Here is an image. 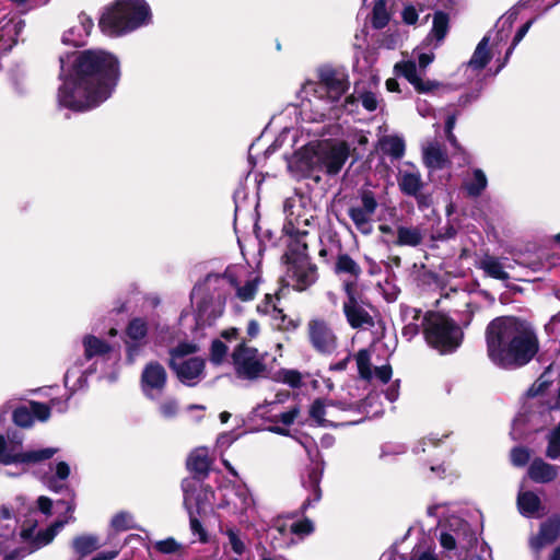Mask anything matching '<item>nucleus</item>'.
<instances>
[{"label":"nucleus","mask_w":560,"mask_h":560,"mask_svg":"<svg viewBox=\"0 0 560 560\" xmlns=\"http://www.w3.org/2000/svg\"><path fill=\"white\" fill-rule=\"evenodd\" d=\"M62 84L59 104L73 110H86L105 102L120 78L118 58L103 49H86L60 56Z\"/></svg>","instance_id":"f257e3e1"},{"label":"nucleus","mask_w":560,"mask_h":560,"mask_svg":"<svg viewBox=\"0 0 560 560\" xmlns=\"http://www.w3.org/2000/svg\"><path fill=\"white\" fill-rule=\"evenodd\" d=\"M260 277L244 268H228L224 273H210L191 291V301L198 312L206 315H220L229 305L230 312H243L257 293Z\"/></svg>","instance_id":"f03ea898"},{"label":"nucleus","mask_w":560,"mask_h":560,"mask_svg":"<svg viewBox=\"0 0 560 560\" xmlns=\"http://www.w3.org/2000/svg\"><path fill=\"white\" fill-rule=\"evenodd\" d=\"M486 341L489 359L504 369L527 364L539 350L536 331L523 317H494L486 329Z\"/></svg>","instance_id":"7ed1b4c3"},{"label":"nucleus","mask_w":560,"mask_h":560,"mask_svg":"<svg viewBox=\"0 0 560 560\" xmlns=\"http://www.w3.org/2000/svg\"><path fill=\"white\" fill-rule=\"evenodd\" d=\"M287 222L284 233L292 238L285 253L287 272L284 281L294 290L303 291L316 281V267L312 265L306 254L307 245L304 237L307 235L310 217L302 213L301 200H288L284 206Z\"/></svg>","instance_id":"20e7f679"},{"label":"nucleus","mask_w":560,"mask_h":560,"mask_svg":"<svg viewBox=\"0 0 560 560\" xmlns=\"http://www.w3.org/2000/svg\"><path fill=\"white\" fill-rule=\"evenodd\" d=\"M151 21V11L144 0H117L100 20L101 30L109 36L132 32Z\"/></svg>","instance_id":"39448f33"},{"label":"nucleus","mask_w":560,"mask_h":560,"mask_svg":"<svg viewBox=\"0 0 560 560\" xmlns=\"http://www.w3.org/2000/svg\"><path fill=\"white\" fill-rule=\"evenodd\" d=\"M427 342L440 353H448L459 347L463 330L451 317H422Z\"/></svg>","instance_id":"423d86ee"},{"label":"nucleus","mask_w":560,"mask_h":560,"mask_svg":"<svg viewBox=\"0 0 560 560\" xmlns=\"http://www.w3.org/2000/svg\"><path fill=\"white\" fill-rule=\"evenodd\" d=\"M477 544V537L467 522L452 518L447 527L441 529L440 545L447 552H454L458 560H480L471 549Z\"/></svg>","instance_id":"0eeeda50"},{"label":"nucleus","mask_w":560,"mask_h":560,"mask_svg":"<svg viewBox=\"0 0 560 560\" xmlns=\"http://www.w3.org/2000/svg\"><path fill=\"white\" fill-rule=\"evenodd\" d=\"M57 505L65 506L66 514L55 521L46 529L35 532L36 522L22 526L18 535V541L25 545L28 553L34 552L50 544L66 524L74 521L73 512L75 510V503L73 500L58 501Z\"/></svg>","instance_id":"6e6552de"},{"label":"nucleus","mask_w":560,"mask_h":560,"mask_svg":"<svg viewBox=\"0 0 560 560\" xmlns=\"http://www.w3.org/2000/svg\"><path fill=\"white\" fill-rule=\"evenodd\" d=\"M433 59V54H419L418 66L412 59L401 60L394 66V71L396 74L404 77L418 93H429L440 86L439 82L423 80L421 77Z\"/></svg>","instance_id":"1a4fd4ad"},{"label":"nucleus","mask_w":560,"mask_h":560,"mask_svg":"<svg viewBox=\"0 0 560 560\" xmlns=\"http://www.w3.org/2000/svg\"><path fill=\"white\" fill-rule=\"evenodd\" d=\"M265 358L256 348L240 343L232 353V363L237 377L254 381L260 377L265 371Z\"/></svg>","instance_id":"9d476101"},{"label":"nucleus","mask_w":560,"mask_h":560,"mask_svg":"<svg viewBox=\"0 0 560 560\" xmlns=\"http://www.w3.org/2000/svg\"><path fill=\"white\" fill-rule=\"evenodd\" d=\"M318 141L310 142L289 160L288 168L295 177H307L320 171Z\"/></svg>","instance_id":"9b49d317"},{"label":"nucleus","mask_w":560,"mask_h":560,"mask_svg":"<svg viewBox=\"0 0 560 560\" xmlns=\"http://www.w3.org/2000/svg\"><path fill=\"white\" fill-rule=\"evenodd\" d=\"M320 171L338 174L347 162L350 149L343 141H318Z\"/></svg>","instance_id":"f8f14e48"},{"label":"nucleus","mask_w":560,"mask_h":560,"mask_svg":"<svg viewBox=\"0 0 560 560\" xmlns=\"http://www.w3.org/2000/svg\"><path fill=\"white\" fill-rule=\"evenodd\" d=\"M50 408H57L59 412H63L67 409V401L51 399L50 406L33 401L30 406L16 408L13 412V421L19 427L28 428L33 424L35 418L39 421L48 420Z\"/></svg>","instance_id":"ddd939ff"},{"label":"nucleus","mask_w":560,"mask_h":560,"mask_svg":"<svg viewBox=\"0 0 560 560\" xmlns=\"http://www.w3.org/2000/svg\"><path fill=\"white\" fill-rule=\"evenodd\" d=\"M377 208V201L372 191L365 190L361 194V206L351 207L348 211L349 217L363 234L372 232V217Z\"/></svg>","instance_id":"4468645a"},{"label":"nucleus","mask_w":560,"mask_h":560,"mask_svg":"<svg viewBox=\"0 0 560 560\" xmlns=\"http://www.w3.org/2000/svg\"><path fill=\"white\" fill-rule=\"evenodd\" d=\"M166 381V371L160 363H148L141 374V388L143 394L152 400L156 399L162 394Z\"/></svg>","instance_id":"2eb2a0df"},{"label":"nucleus","mask_w":560,"mask_h":560,"mask_svg":"<svg viewBox=\"0 0 560 560\" xmlns=\"http://www.w3.org/2000/svg\"><path fill=\"white\" fill-rule=\"evenodd\" d=\"M397 184L404 195L419 198L424 183L419 168L412 163H405L398 170Z\"/></svg>","instance_id":"dca6fc26"},{"label":"nucleus","mask_w":560,"mask_h":560,"mask_svg":"<svg viewBox=\"0 0 560 560\" xmlns=\"http://www.w3.org/2000/svg\"><path fill=\"white\" fill-rule=\"evenodd\" d=\"M355 362L360 377L363 380L376 378L382 383H387L392 377L393 371L389 364L372 368L371 353L366 349H362L355 354Z\"/></svg>","instance_id":"f3484780"},{"label":"nucleus","mask_w":560,"mask_h":560,"mask_svg":"<svg viewBox=\"0 0 560 560\" xmlns=\"http://www.w3.org/2000/svg\"><path fill=\"white\" fill-rule=\"evenodd\" d=\"M341 410L331 401L315 400L310 409L311 418L323 427H335L341 424L339 413Z\"/></svg>","instance_id":"a211bd4d"},{"label":"nucleus","mask_w":560,"mask_h":560,"mask_svg":"<svg viewBox=\"0 0 560 560\" xmlns=\"http://www.w3.org/2000/svg\"><path fill=\"white\" fill-rule=\"evenodd\" d=\"M310 338L313 346L320 352H331L336 347L334 332L322 319H314L310 323Z\"/></svg>","instance_id":"6ab92c4d"},{"label":"nucleus","mask_w":560,"mask_h":560,"mask_svg":"<svg viewBox=\"0 0 560 560\" xmlns=\"http://www.w3.org/2000/svg\"><path fill=\"white\" fill-rule=\"evenodd\" d=\"M358 104L368 112H374L380 107L381 98L376 93L355 85L353 93L346 97L343 106L347 112L355 113Z\"/></svg>","instance_id":"aec40b11"},{"label":"nucleus","mask_w":560,"mask_h":560,"mask_svg":"<svg viewBox=\"0 0 560 560\" xmlns=\"http://www.w3.org/2000/svg\"><path fill=\"white\" fill-rule=\"evenodd\" d=\"M560 536V517L553 516L540 525L537 535L529 539V546L535 552L555 542Z\"/></svg>","instance_id":"412c9836"},{"label":"nucleus","mask_w":560,"mask_h":560,"mask_svg":"<svg viewBox=\"0 0 560 560\" xmlns=\"http://www.w3.org/2000/svg\"><path fill=\"white\" fill-rule=\"evenodd\" d=\"M319 79V89L324 91L327 97L332 102L338 101L348 89L345 77L334 70L326 69L320 71Z\"/></svg>","instance_id":"4be33fe9"},{"label":"nucleus","mask_w":560,"mask_h":560,"mask_svg":"<svg viewBox=\"0 0 560 560\" xmlns=\"http://www.w3.org/2000/svg\"><path fill=\"white\" fill-rule=\"evenodd\" d=\"M176 372L178 378L191 386L197 384L200 380L203 370H205V361L201 358H190L185 360L184 362H176L171 365Z\"/></svg>","instance_id":"5701e85b"},{"label":"nucleus","mask_w":560,"mask_h":560,"mask_svg":"<svg viewBox=\"0 0 560 560\" xmlns=\"http://www.w3.org/2000/svg\"><path fill=\"white\" fill-rule=\"evenodd\" d=\"M93 27V21L85 14H80L78 21L69 27L62 35L65 45L81 46L85 43Z\"/></svg>","instance_id":"b1692460"},{"label":"nucleus","mask_w":560,"mask_h":560,"mask_svg":"<svg viewBox=\"0 0 560 560\" xmlns=\"http://www.w3.org/2000/svg\"><path fill=\"white\" fill-rule=\"evenodd\" d=\"M268 535L275 548H288L295 541L293 539L291 520L278 517L270 526Z\"/></svg>","instance_id":"393cba45"},{"label":"nucleus","mask_w":560,"mask_h":560,"mask_svg":"<svg viewBox=\"0 0 560 560\" xmlns=\"http://www.w3.org/2000/svg\"><path fill=\"white\" fill-rule=\"evenodd\" d=\"M182 487L184 491V505L189 514L190 529L194 535L198 536L199 539L203 541L206 540V533L194 512V492L197 488V482L194 480H185Z\"/></svg>","instance_id":"a878e982"},{"label":"nucleus","mask_w":560,"mask_h":560,"mask_svg":"<svg viewBox=\"0 0 560 560\" xmlns=\"http://www.w3.org/2000/svg\"><path fill=\"white\" fill-rule=\"evenodd\" d=\"M527 475L534 482L549 483L558 477L559 468L537 457L529 464Z\"/></svg>","instance_id":"bb28decb"},{"label":"nucleus","mask_w":560,"mask_h":560,"mask_svg":"<svg viewBox=\"0 0 560 560\" xmlns=\"http://www.w3.org/2000/svg\"><path fill=\"white\" fill-rule=\"evenodd\" d=\"M70 466L61 460L50 466V472L43 476L45 486L55 492H60L66 487V480L70 476Z\"/></svg>","instance_id":"cd10ccee"},{"label":"nucleus","mask_w":560,"mask_h":560,"mask_svg":"<svg viewBox=\"0 0 560 560\" xmlns=\"http://www.w3.org/2000/svg\"><path fill=\"white\" fill-rule=\"evenodd\" d=\"M490 36L486 35L477 45L471 58L467 62V68L472 71L482 70L491 60L492 55L489 49Z\"/></svg>","instance_id":"c85d7f7f"},{"label":"nucleus","mask_w":560,"mask_h":560,"mask_svg":"<svg viewBox=\"0 0 560 560\" xmlns=\"http://www.w3.org/2000/svg\"><path fill=\"white\" fill-rule=\"evenodd\" d=\"M90 373V370L82 369L81 362H75L71 368L68 369L65 375V386L71 393L82 389L86 385V378Z\"/></svg>","instance_id":"c756f323"},{"label":"nucleus","mask_w":560,"mask_h":560,"mask_svg":"<svg viewBox=\"0 0 560 560\" xmlns=\"http://www.w3.org/2000/svg\"><path fill=\"white\" fill-rule=\"evenodd\" d=\"M422 155L423 163L430 170H441L447 162L445 153L436 142H431L423 147Z\"/></svg>","instance_id":"7c9ffc66"},{"label":"nucleus","mask_w":560,"mask_h":560,"mask_svg":"<svg viewBox=\"0 0 560 560\" xmlns=\"http://www.w3.org/2000/svg\"><path fill=\"white\" fill-rule=\"evenodd\" d=\"M517 508L525 517H533L541 508L539 497L533 491H520L517 495Z\"/></svg>","instance_id":"2f4dec72"},{"label":"nucleus","mask_w":560,"mask_h":560,"mask_svg":"<svg viewBox=\"0 0 560 560\" xmlns=\"http://www.w3.org/2000/svg\"><path fill=\"white\" fill-rule=\"evenodd\" d=\"M230 503L233 505L234 512L242 515H247L255 511V500L245 487L235 489L234 499Z\"/></svg>","instance_id":"473e14b6"},{"label":"nucleus","mask_w":560,"mask_h":560,"mask_svg":"<svg viewBox=\"0 0 560 560\" xmlns=\"http://www.w3.org/2000/svg\"><path fill=\"white\" fill-rule=\"evenodd\" d=\"M18 520L13 511L7 506H0V537L11 539L16 537Z\"/></svg>","instance_id":"72a5a7b5"},{"label":"nucleus","mask_w":560,"mask_h":560,"mask_svg":"<svg viewBox=\"0 0 560 560\" xmlns=\"http://www.w3.org/2000/svg\"><path fill=\"white\" fill-rule=\"evenodd\" d=\"M102 546L96 535L83 534L75 536L71 542V547L80 557H85Z\"/></svg>","instance_id":"f704fd0d"},{"label":"nucleus","mask_w":560,"mask_h":560,"mask_svg":"<svg viewBox=\"0 0 560 560\" xmlns=\"http://www.w3.org/2000/svg\"><path fill=\"white\" fill-rule=\"evenodd\" d=\"M187 467L189 470L197 474H206L210 467L208 450L206 447H198L194 450L187 459Z\"/></svg>","instance_id":"c9c22d12"},{"label":"nucleus","mask_w":560,"mask_h":560,"mask_svg":"<svg viewBox=\"0 0 560 560\" xmlns=\"http://www.w3.org/2000/svg\"><path fill=\"white\" fill-rule=\"evenodd\" d=\"M381 150L393 159H400L405 154V141L399 136H385L378 141Z\"/></svg>","instance_id":"e433bc0d"},{"label":"nucleus","mask_w":560,"mask_h":560,"mask_svg":"<svg viewBox=\"0 0 560 560\" xmlns=\"http://www.w3.org/2000/svg\"><path fill=\"white\" fill-rule=\"evenodd\" d=\"M23 26V22L20 20L0 21V40H3L8 46L15 44Z\"/></svg>","instance_id":"4c0bfd02"},{"label":"nucleus","mask_w":560,"mask_h":560,"mask_svg":"<svg viewBox=\"0 0 560 560\" xmlns=\"http://www.w3.org/2000/svg\"><path fill=\"white\" fill-rule=\"evenodd\" d=\"M547 446L545 455L551 460L560 458V423L546 434Z\"/></svg>","instance_id":"58836bf2"},{"label":"nucleus","mask_w":560,"mask_h":560,"mask_svg":"<svg viewBox=\"0 0 560 560\" xmlns=\"http://www.w3.org/2000/svg\"><path fill=\"white\" fill-rule=\"evenodd\" d=\"M83 346L86 359L103 355L109 351L108 343L94 336H85L83 338Z\"/></svg>","instance_id":"ea45409f"},{"label":"nucleus","mask_w":560,"mask_h":560,"mask_svg":"<svg viewBox=\"0 0 560 560\" xmlns=\"http://www.w3.org/2000/svg\"><path fill=\"white\" fill-rule=\"evenodd\" d=\"M422 241V233L418 228L399 226L397 244L400 246H417Z\"/></svg>","instance_id":"a19ab883"},{"label":"nucleus","mask_w":560,"mask_h":560,"mask_svg":"<svg viewBox=\"0 0 560 560\" xmlns=\"http://www.w3.org/2000/svg\"><path fill=\"white\" fill-rule=\"evenodd\" d=\"M335 271L357 279L361 273V268L349 255L340 254L336 260Z\"/></svg>","instance_id":"79ce46f5"},{"label":"nucleus","mask_w":560,"mask_h":560,"mask_svg":"<svg viewBox=\"0 0 560 560\" xmlns=\"http://www.w3.org/2000/svg\"><path fill=\"white\" fill-rule=\"evenodd\" d=\"M481 268L485 270V272L499 280H506L509 279L508 272L504 270V267L502 262L494 258V257H486L481 260Z\"/></svg>","instance_id":"37998d69"},{"label":"nucleus","mask_w":560,"mask_h":560,"mask_svg":"<svg viewBox=\"0 0 560 560\" xmlns=\"http://www.w3.org/2000/svg\"><path fill=\"white\" fill-rule=\"evenodd\" d=\"M487 184L486 174L477 168L472 172L471 179L465 183V187L470 196H479L487 187Z\"/></svg>","instance_id":"c03bdc74"},{"label":"nucleus","mask_w":560,"mask_h":560,"mask_svg":"<svg viewBox=\"0 0 560 560\" xmlns=\"http://www.w3.org/2000/svg\"><path fill=\"white\" fill-rule=\"evenodd\" d=\"M320 472L317 470H312L308 475V485L311 487V497H308L303 503V509H306L312 503L318 502L322 497V492L319 489L320 481Z\"/></svg>","instance_id":"a18cd8bd"},{"label":"nucleus","mask_w":560,"mask_h":560,"mask_svg":"<svg viewBox=\"0 0 560 560\" xmlns=\"http://www.w3.org/2000/svg\"><path fill=\"white\" fill-rule=\"evenodd\" d=\"M347 301L343 303V312L345 315H368V311L363 310V307L359 304L357 299L352 294L351 284L347 283L346 287Z\"/></svg>","instance_id":"49530a36"},{"label":"nucleus","mask_w":560,"mask_h":560,"mask_svg":"<svg viewBox=\"0 0 560 560\" xmlns=\"http://www.w3.org/2000/svg\"><path fill=\"white\" fill-rule=\"evenodd\" d=\"M199 347L194 342H180L171 350V365L176 362H184V357L196 353Z\"/></svg>","instance_id":"de8ad7c7"},{"label":"nucleus","mask_w":560,"mask_h":560,"mask_svg":"<svg viewBox=\"0 0 560 560\" xmlns=\"http://www.w3.org/2000/svg\"><path fill=\"white\" fill-rule=\"evenodd\" d=\"M389 20L384 0H377L373 8L372 23L376 28L384 27Z\"/></svg>","instance_id":"09e8293b"},{"label":"nucleus","mask_w":560,"mask_h":560,"mask_svg":"<svg viewBox=\"0 0 560 560\" xmlns=\"http://www.w3.org/2000/svg\"><path fill=\"white\" fill-rule=\"evenodd\" d=\"M225 535L233 552L237 556H242L246 551V545L241 537L240 530L234 527H230L226 528Z\"/></svg>","instance_id":"8fccbe9b"},{"label":"nucleus","mask_w":560,"mask_h":560,"mask_svg":"<svg viewBox=\"0 0 560 560\" xmlns=\"http://www.w3.org/2000/svg\"><path fill=\"white\" fill-rule=\"evenodd\" d=\"M112 527L115 530L122 532L135 527V520L129 512H119L112 518Z\"/></svg>","instance_id":"3c124183"},{"label":"nucleus","mask_w":560,"mask_h":560,"mask_svg":"<svg viewBox=\"0 0 560 560\" xmlns=\"http://www.w3.org/2000/svg\"><path fill=\"white\" fill-rule=\"evenodd\" d=\"M127 335L132 340H140L147 335V324L143 317H135L127 328Z\"/></svg>","instance_id":"603ef678"},{"label":"nucleus","mask_w":560,"mask_h":560,"mask_svg":"<svg viewBox=\"0 0 560 560\" xmlns=\"http://www.w3.org/2000/svg\"><path fill=\"white\" fill-rule=\"evenodd\" d=\"M447 15L443 12H436L433 19L432 34L436 37L438 40H442L447 33Z\"/></svg>","instance_id":"864d4df0"},{"label":"nucleus","mask_w":560,"mask_h":560,"mask_svg":"<svg viewBox=\"0 0 560 560\" xmlns=\"http://www.w3.org/2000/svg\"><path fill=\"white\" fill-rule=\"evenodd\" d=\"M553 366L550 365L529 388L532 396L542 393L552 383Z\"/></svg>","instance_id":"5fc2aeb1"},{"label":"nucleus","mask_w":560,"mask_h":560,"mask_svg":"<svg viewBox=\"0 0 560 560\" xmlns=\"http://www.w3.org/2000/svg\"><path fill=\"white\" fill-rule=\"evenodd\" d=\"M277 380L295 388L301 385L302 375L296 370H285L284 369V370H280L277 373Z\"/></svg>","instance_id":"6e6d98bb"},{"label":"nucleus","mask_w":560,"mask_h":560,"mask_svg":"<svg viewBox=\"0 0 560 560\" xmlns=\"http://www.w3.org/2000/svg\"><path fill=\"white\" fill-rule=\"evenodd\" d=\"M178 412V402L175 398L167 397L159 405V413L164 419H173Z\"/></svg>","instance_id":"4d7b16f0"},{"label":"nucleus","mask_w":560,"mask_h":560,"mask_svg":"<svg viewBox=\"0 0 560 560\" xmlns=\"http://www.w3.org/2000/svg\"><path fill=\"white\" fill-rule=\"evenodd\" d=\"M228 353V347L221 340H213L210 350V360L213 364H221Z\"/></svg>","instance_id":"13d9d810"},{"label":"nucleus","mask_w":560,"mask_h":560,"mask_svg":"<svg viewBox=\"0 0 560 560\" xmlns=\"http://www.w3.org/2000/svg\"><path fill=\"white\" fill-rule=\"evenodd\" d=\"M530 458V451L527 447L517 446L511 451V462L516 467L525 466Z\"/></svg>","instance_id":"bf43d9fd"},{"label":"nucleus","mask_w":560,"mask_h":560,"mask_svg":"<svg viewBox=\"0 0 560 560\" xmlns=\"http://www.w3.org/2000/svg\"><path fill=\"white\" fill-rule=\"evenodd\" d=\"M293 536L304 537L314 530V525L311 520L304 518L298 522H291Z\"/></svg>","instance_id":"052dcab7"},{"label":"nucleus","mask_w":560,"mask_h":560,"mask_svg":"<svg viewBox=\"0 0 560 560\" xmlns=\"http://www.w3.org/2000/svg\"><path fill=\"white\" fill-rule=\"evenodd\" d=\"M278 300H279L278 298L267 294L265 296L264 302L258 305V307H257L258 312L266 314V315H268L270 313H275V312H282L280 308H278V306L276 304V302Z\"/></svg>","instance_id":"680f3d73"},{"label":"nucleus","mask_w":560,"mask_h":560,"mask_svg":"<svg viewBox=\"0 0 560 560\" xmlns=\"http://www.w3.org/2000/svg\"><path fill=\"white\" fill-rule=\"evenodd\" d=\"M410 560H440V559L433 549H430V548L424 549V548L418 547V548L413 549Z\"/></svg>","instance_id":"e2e57ef3"},{"label":"nucleus","mask_w":560,"mask_h":560,"mask_svg":"<svg viewBox=\"0 0 560 560\" xmlns=\"http://www.w3.org/2000/svg\"><path fill=\"white\" fill-rule=\"evenodd\" d=\"M272 326L278 329H289V328H296L300 325V320L298 318L293 317H272Z\"/></svg>","instance_id":"0e129e2a"},{"label":"nucleus","mask_w":560,"mask_h":560,"mask_svg":"<svg viewBox=\"0 0 560 560\" xmlns=\"http://www.w3.org/2000/svg\"><path fill=\"white\" fill-rule=\"evenodd\" d=\"M155 548L162 553H174L178 550L179 545L173 538H167L155 542Z\"/></svg>","instance_id":"69168bd1"},{"label":"nucleus","mask_w":560,"mask_h":560,"mask_svg":"<svg viewBox=\"0 0 560 560\" xmlns=\"http://www.w3.org/2000/svg\"><path fill=\"white\" fill-rule=\"evenodd\" d=\"M418 15V10L411 4L406 5L401 12L402 21L408 25L416 24Z\"/></svg>","instance_id":"338daca9"},{"label":"nucleus","mask_w":560,"mask_h":560,"mask_svg":"<svg viewBox=\"0 0 560 560\" xmlns=\"http://www.w3.org/2000/svg\"><path fill=\"white\" fill-rule=\"evenodd\" d=\"M300 415V408L299 407H292L285 412H282L278 416L279 421L284 425H291L298 416Z\"/></svg>","instance_id":"774afa93"}]
</instances>
